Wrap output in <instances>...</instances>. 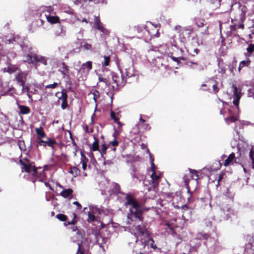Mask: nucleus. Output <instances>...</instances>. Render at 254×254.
Here are the masks:
<instances>
[{
	"mask_svg": "<svg viewBox=\"0 0 254 254\" xmlns=\"http://www.w3.org/2000/svg\"><path fill=\"white\" fill-rule=\"evenodd\" d=\"M126 206L129 207V212L127 215V223L130 226L129 232L134 237V242L139 241L143 249L147 247L154 250L157 249L154 240L149 237V232L143 223V213L144 208L139 205L135 200L127 196Z\"/></svg>",
	"mask_w": 254,
	"mask_h": 254,
	"instance_id": "f257e3e1",
	"label": "nucleus"
},
{
	"mask_svg": "<svg viewBox=\"0 0 254 254\" xmlns=\"http://www.w3.org/2000/svg\"><path fill=\"white\" fill-rule=\"evenodd\" d=\"M40 10L42 11L40 24H43L45 19L51 24L59 22L60 19L58 16L51 15V12L53 11L51 6H42L40 8Z\"/></svg>",
	"mask_w": 254,
	"mask_h": 254,
	"instance_id": "f03ea898",
	"label": "nucleus"
},
{
	"mask_svg": "<svg viewBox=\"0 0 254 254\" xmlns=\"http://www.w3.org/2000/svg\"><path fill=\"white\" fill-rule=\"evenodd\" d=\"M247 8L246 6L241 4L237 0H233L231 5V11L234 12L239 16V19L243 20L246 15Z\"/></svg>",
	"mask_w": 254,
	"mask_h": 254,
	"instance_id": "7ed1b4c3",
	"label": "nucleus"
},
{
	"mask_svg": "<svg viewBox=\"0 0 254 254\" xmlns=\"http://www.w3.org/2000/svg\"><path fill=\"white\" fill-rule=\"evenodd\" d=\"M112 187H113V191H114V192L116 193L117 194L120 193V194H123V195H125V203H124V205L125 206L126 208L128 209L127 214H128L129 212V207H127L126 204V202H127V196L128 195H129V197L132 198L133 199L135 200V201L136 202H137V203L139 204V205H140L142 207L144 208V206H143V204H141L137 199L134 198L132 194H131L129 193H124V192H123L122 191H121V190H121L120 186L118 184L115 183H113V184H112ZM127 215L128 214H127Z\"/></svg>",
	"mask_w": 254,
	"mask_h": 254,
	"instance_id": "20e7f679",
	"label": "nucleus"
},
{
	"mask_svg": "<svg viewBox=\"0 0 254 254\" xmlns=\"http://www.w3.org/2000/svg\"><path fill=\"white\" fill-rule=\"evenodd\" d=\"M151 170L152 171V173L150 176L151 181V187L153 188V190L156 191L158 189V186L159 184V179L161 178L160 175H157L155 172V168L156 166L153 163V160H151Z\"/></svg>",
	"mask_w": 254,
	"mask_h": 254,
	"instance_id": "39448f33",
	"label": "nucleus"
},
{
	"mask_svg": "<svg viewBox=\"0 0 254 254\" xmlns=\"http://www.w3.org/2000/svg\"><path fill=\"white\" fill-rule=\"evenodd\" d=\"M194 28L190 26L181 27L179 30V36L182 42H185L187 39L190 40L191 34Z\"/></svg>",
	"mask_w": 254,
	"mask_h": 254,
	"instance_id": "423d86ee",
	"label": "nucleus"
},
{
	"mask_svg": "<svg viewBox=\"0 0 254 254\" xmlns=\"http://www.w3.org/2000/svg\"><path fill=\"white\" fill-rule=\"evenodd\" d=\"M71 229L73 232L76 233V240L73 239V242H77V244L78 246V252L80 251V248L81 247L82 239L84 235V231L82 230L79 229L77 226L73 225L71 227Z\"/></svg>",
	"mask_w": 254,
	"mask_h": 254,
	"instance_id": "0eeeda50",
	"label": "nucleus"
},
{
	"mask_svg": "<svg viewBox=\"0 0 254 254\" xmlns=\"http://www.w3.org/2000/svg\"><path fill=\"white\" fill-rule=\"evenodd\" d=\"M120 70L121 71V73H122L121 77H120L118 75H117L116 73L111 72V75L112 78L114 81V82L116 84V87L115 88L114 86H112V87L113 89H117V87L119 86L123 87L126 83V80H125V77L123 76V74L122 73V70L120 67Z\"/></svg>",
	"mask_w": 254,
	"mask_h": 254,
	"instance_id": "6e6552de",
	"label": "nucleus"
},
{
	"mask_svg": "<svg viewBox=\"0 0 254 254\" xmlns=\"http://www.w3.org/2000/svg\"><path fill=\"white\" fill-rule=\"evenodd\" d=\"M20 162L21 164L23 166L22 169H24L26 172L31 173L32 175L36 177H38L37 168L33 165L34 163H30L29 162L27 163H24L21 160H20Z\"/></svg>",
	"mask_w": 254,
	"mask_h": 254,
	"instance_id": "1a4fd4ad",
	"label": "nucleus"
},
{
	"mask_svg": "<svg viewBox=\"0 0 254 254\" xmlns=\"http://www.w3.org/2000/svg\"><path fill=\"white\" fill-rule=\"evenodd\" d=\"M232 87L234 89L233 90V103L234 106H235L237 110V114L239 113V101L241 97V91L239 90V89L235 86L234 85H232Z\"/></svg>",
	"mask_w": 254,
	"mask_h": 254,
	"instance_id": "9d476101",
	"label": "nucleus"
},
{
	"mask_svg": "<svg viewBox=\"0 0 254 254\" xmlns=\"http://www.w3.org/2000/svg\"><path fill=\"white\" fill-rule=\"evenodd\" d=\"M15 42V38L12 34H8L7 35L0 36V43L3 44H13ZM2 45L0 44V50L2 49Z\"/></svg>",
	"mask_w": 254,
	"mask_h": 254,
	"instance_id": "9b49d317",
	"label": "nucleus"
},
{
	"mask_svg": "<svg viewBox=\"0 0 254 254\" xmlns=\"http://www.w3.org/2000/svg\"><path fill=\"white\" fill-rule=\"evenodd\" d=\"M128 62L129 64L127 65L124 64L123 65V68L125 70V74L126 76L129 78L132 76H135L136 74L132 62L130 60H128Z\"/></svg>",
	"mask_w": 254,
	"mask_h": 254,
	"instance_id": "f8f14e48",
	"label": "nucleus"
},
{
	"mask_svg": "<svg viewBox=\"0 0 254 254\" xmlns=\"http://www.w3.org/2000/svg\"><path fill=\"white\" fill-rule=\"evenodd\" d=\"M37 146L43 145L44 146H46L47 145L51 147L53 149V152H54V150L55 149L54 145L57 144V142L55 140H53L49 137H47V140H43L41 138H39V140L37 141Z\"/></svg>",
	"mask_w": 254,
	"mask_h": 254,
	"instance_id": "ddd939ff",
	"label": "nucleus"
},
{
	"mask_svg": "<svg viewBox=\"0 0 254 254\" xmlns=\"http://www.w3.org/2000/svg\"><path fill=\"white\" fill-rule=\"evenodd\" d=\"M233 213V210L229 205H226L221 209V214L224 220H227Z\"/></svg>",
	"mask_w": 254,
	"mask_h": 254,
	"instance_id": "4468645a",
	"label": "nucleus"
},
{
	"mask_svg": "<svg viewBox=\"0 0 254 254\" xmlns=\"http://www.w3.org/2000/svg\"><path fill=\"white\" fill-rule=\"evenodd\" d=\"M27 73L25 72H20L15 76V79L19 85H24Z\"/></svg>",
	"mask_w": 254,
	"mask_h": 254,
	"instance_id": "2eb2a0df",
	"label": "nucleus"
},
{
	"mask_svg": "<svg viewBox=\"0 0 254 254\" xmlns=\"http://www.w3.org/2000/svg\"><path fill=\"white\" fill-rule=\"evenodd\" d=\"M36 53H25L23 54L22 57L23 60L24 62L27 63L29 64H34L35 55Z\"/></svg>",
	"mask_w": 254,
	"mask_h": 254,
	"instance_id": "dca6fc26",
	"label": "nucleus"
},
{
	"mask_svg": "<svg viewBox=\"0 0 254 254\" xmlns=\"http://www.w3.org/2000/svg\"><path fill=\"white\" fill-rule=\"evenodd\" d=\"M20 47L24 54L35 52L34 49L30 43L23 42L22 44L20 45Z\"/></svg>",
	"mask_w": 254,
	"mask_h": 254,
	"instance_id": "f3484780",
	"label": "nucleus"
},
{
	"mask_svg": "<svg viewBox=\"0 0 254 254\" xmlns=\"http://www.w3.org/2000/svg\"><path fill=\"white\" fill-rule=\"evenodd\" d=\"M150 50L154 52H158L161 54H164L166 53L167 48L166 45H160L158 46H152Z\"/></svg>",
	"mask_w": 254,
	"mask_h": 254,
	"instance_id": "a211bd4d",
	"label": "nucleus"
},
{
	"mask_svg": "<svg viewBox=\"0 0 254 254\" xmlns=\"http://www.w3.org/2000/svg\"><path fill=\"white\" fill-rule=\"evenodd\" d=\"M47 61L48 58L46 57H44L40 55H37L36 54L35 55L34 64H37L38 63H40L43 64L44 65H47Z\"/></svg>",
	"mask_w": 254,
	"mask_h": 254,
	"instance_id": "6ab92c4d",
	"label": "nucleus"
},
{
	"mask_svg": "<svg viewBox=\"0 0 254 254\" xmlns=\"http://www.w3.org/2000/svg\"><path fill=\"white\" fill-rule=\"evenodd\" d=\"M229 112L230 113V116L227 118H225V122L228 124L229 125L231 123H234L236 121H237L238 119V117L236 116H234L233 113L231 112V111L230 109L228 110Z\"/></svg>",
	"mask_w": 254,
	"mask_h": 254,
	"instance_id": "aec40b11",
	"label": "nucleus"
},
{
	"mask_svg": "<svg viewBox=\"0 0 254 254\" xmlns=\"http://www.w3.org/2000/svg\"><path fill=\"white\" fill-rule=\"evenodd\" d=\"M190 43L193 47H196L199 45L203 44V41L199 40L197 36L193 37L191 39Z\"/></svg>",
	"mask_w": 254,
	"mask_h": 254,
	"instance_id": "412c9836",
	"label": "nucleus"
},
{
	"mask_svg": "<svg viewBox=\"0 0 254 254\" xmlns=\"http://www.w3.org/2000/svg\"><path fill=\"white\" fill-rule=\"evenodd\" d=\"M73 192L71 189H64L60 192V195L64 198H67Z\"/></svg>",
	"mask_w": 254,
	"mask_h": 254,
	"instance_id": "4be33fe9",
	"label": "nucleus"
},
{
	"mask_svg": "<svg viewBox=\"0 0 254 254\" xmlns=\"http://www.w3.org/2000/svg\"><path fill=\"white\" fill-rule=\"evenodd\" d=\"M235 158V155L234 153H232L230 154L228 158L225 160L224 163V165L225 166H228L231 162H232Z\"/></svg>",
	"mask_w": 254,
	"mask_h": 254,
	"instance_id": "5701e85b",
	"label": "nucleus"
},
{
	"mask_svg": "<svg viewBox=\"0 0 254 254\" xmlns=\"http://www.w3.org/2000/svg\"><path fill=\"white\" fill-rule=\"evenodd\" d=\"M35 132L38 135L37 140H39V138L42 139V138L46 137V134L43 130L42 127L36 128Z\"/></svg>",
	"mask_w": 254,
	"mask_h": 254,
	"instance_id": "b1692460",
	"label": "nucleus"
},
{
	"mask_svg": "<svg viewBox=\"0 0 254 254\" xmlns=\"http://www.w3.org/2000/svg\"><path fill=\"white\" fill-rule=\"evenodd\" d=\"M247 53L245 54L246 57L251 55L254 56V44H251L249 45L247 48Z\"/></svg>",
	"mask_w": 254,
	"mask_h": 254,
	"instance_id": "393cba45",
	"label": "nucleus"
},
{
	"mask_svg": "<svg viewBox=\"0 0 254 254\" xmlns=\"http://www.w3.org/2000/svg\"><path fill=\"white\" fill-rule=\"evenodd\" d=\"M18 108L20 110V113L23 115L28 114L30 111L29 108L26 106L19 105Z\"/></svg>",
	"mask_w": 254,
	"mask_h": 254,
	"instance_id": "a878e982",
	"label": "nucleus"
},
{
	"mask_svg": "<svg viewBox=\"0 0 254 254\" xmlns=\"http://www.w3.org/2000/svg\"><path fill=\"white\" fill-rule=\"evenodd\" d=\"M96 242L99 244L100 247H103V243H105V239L102 237L100 234H98L96 236Z\"/></svg>",
	"mask_w": 254,
	"mask_h": 254,
	"instance_id": "bb28decb",
	"label": "nucleus"
},
{
	"mask_svg": "<svg viewBox=\"0 0 254 254\" xmlns=\"http://www.w3.org/2000/svg\"><path fill=\"white\" fill-rule=\"evenodd\" d=\"M94 138L95 139V141L92 143V147L91 148V150L93 151L99 150V141L95 136H94Z\"/></svg>",
	"mask_w": 254,
	"mask_h": 254,
	"instance_id": "cd10ccee",
	"label": "nucleus"
},
{
	"mask_svg": "<svg viewBox=\"0 0 254 254\" xmlns=\"http://www.w3.org/2000/svg\"><path fill=\"white\" fill-rule=\"evenodd\" d=\"M250 62H251V61L249 60H244V61L241 62L239 64V66L238 68L239 71H240L241 69L243 67H244L246 66H248L250 64Z\"/></svg>",
	"mask_w": 254,
	"mask_h": 254,
	"instance_id": "c85d7f7f",
	"label": "nucleus"
},
{
	"mask_svg": "<svg viewBox=\"0 0 254 254\" xmlns=\"http://www.w3.org/2000/svg\"><path fill=\"white\" fill-rule=\"evenodd\" d=\"M235 131V133L234 134L233 139L235 141V143L234 144V145H236L237 142L240 140V135L239 134V132L237 129V127H235L234 129Z\"/></svg>",
	"mask_w": 254,
	"mask_h": 254,
	"instance_id": "c756f323",
	"label": "nucleus"
},
{
	"mask_svg": "<svg viewBox=\"0 0 254 254\" xmlns=\"http://www.w3.org/2000/svg\"><path fill=\"white\" fill-rule=\"evenodd\" d=\"M183 180L184 181L186 188L187 189L188 192L189 193L190 192V188L189 185L190 180L187 176H184L183 177Z\"/></svg>",
	"mask_w": 254,
	"mask_h": 254,
	"instance_id": "7c9ffc66",
	"label": "nucleus"
},
{
	"mask_svg": "<svg viewBox=\"0 0 254 254\" xmlns=\"http://www.w3.org/2000/svg\"><path fill=\"white\" fill-rule=\"evenodd\" d=\"M98 77L99 81L105 83L107 86H109L110 85V82L106 78L102 77L101 75H99Z\"/></svg>",
	"mask_w": 254,
	"mask_h": 254,
	"instance_id": "2f4dec72",
	"label": "nucleus"
},
{
	"mask_svg": "<svg viewBox=\"0 0 254 254\" xmlns=\"http://www.w3.org/2000/svg\"><path fill=\"white\" fill-rule=\"evenodd\" d=\"M95 26L98 30L103 32V33H105L107 31V30L104 27L103 24L102 23L98 24Z\"/></svg>",
	"mask_w": 254,
	"mask_h": 254,
	"instance_id": "473e14b6",
	"label": "nucleus"
},
{
	"mask_svg": "<svg viewBox=\"0 0 254 254\" xmlns=\"http://www.w3.org/2000/svg\"><path fill=\"white\" fill-rule=\"evenodd\" d=\"M248 95L249 97H253L254 99V82L253 84L252 88L248 89Z\"/></svg>",
	"mask_w": 254,
	"mask_h": 254,
	"instance_id": "72a5a7b5",
	"label": "nucleus"
},
{
	"mask_svg": "<svg viewBox=\"0 0 254 254\" xmlns=\"http://www.w3.org/2000/svg\"><path fill=\"white\" fill-rule=\"evenodd\" d=\"M81 47L87 50L91 51L92 49V45L87 42H83L81 45Z\"/></svg>",
	"mask_w": 254,
	"mask_h": 254,
	"instance_id": "f704fd0d",
	"label": "nucleus"
},
{
	"mask_svg": "<svg viewBox=\"0 0 254 254\" xmlns=\"http://www.w3.org/2000/svg\"><path fill=\"white\" fill-rule=\"evenodd\" d=\"M249 156L252 161V168L254 169V147L252 148L250 151Z\"/></svg>",
	"mask_w": 254,
	"mask_h": 254,
	"instance_id": "c9c22d12",
	"label": "nucleus"
},
{
	"mask_svg": "<svg viewBox=\"0 0 254 254\" xmlns=\"http://www.w3.org/2000/svg\"><path fill=\"white\" fill-rule=\"evenodd\" d=\"M109 147V146H107L105 144H103L101 146V149H99V151L101 153V155L102 157H103L104 154L106 153V151L107 149Z\"/></svg>",
	"mask_w": 254,
	"mask_h": 254,
	"instance_id": "e433bc0d",
	"label": "nucleus"
},
{
	"mask_svg": "<svg viewBox=\"0 0 254 254\" xmlns=\"http://www.w3.org/2000/svg\"><path fill=\"white\" fill-rule=\"evenodd\" d=\"M82 66L84 68H87V70L89 71L91 69L92 65V62L90 61H88L86 63H84L82 64Z\"/></svg>",
	"mask_w": 254,
	"mask_h": 254,
	"instance_id": "4c0bfd02",
	"label": "nucleus"
},
{
	"mask_svg": "<svg viewBox=\"0 0 254 254\" xmlns=\"http://www.w3.org/2000/svg\"><path fill=\"white\" fill-rule=\"evenodd\" d=\"M111 117L114 120V122L117 123L118 125H121V122L119 121V119L116 117L115 113L113 111L111 112Z\"/></svg>",
	"mask_w": 254,
	"mask_h": 254,
	"instance_id": "58836bf2",
	"label": "nucleus"
},
{
	"mask_svg": "<svg viewBox=\"0 0 254 254\" xmlns=\"http://www.w3.org/2000/svg\"><path fill=\"white\" fill-rule=\"evenodd\" d=\"M59 99L62 101V102L65 101L67 100V95L64 91L62 92V96L59 97Z\"/></svg>",
	"mask_w": 254,
	"mask_h": 254,
	"instance_id": "ea45409f",
	"label": "nucleus"
},
{
	"mask_svg": "<svg viewBox=\"0 0 254 254\" xmlns=\"http://www.w3.org/2000/svg\"><path fill=\"white\" fill-rule=\"evenodd\" d=\"M194 66L195 68L194 69H196L198 71H200V72L204 70V68L205 67V65H204L202 64H197V65H194Z\"/></svg>",
	"mask_w": 254,
	"mask_h": 254,
	"instance_id": "a19ab883",
	"label": "nucleus"
},
{
	"mask_svg": "<svg viewBox=\"0 0 254 254\" xmlns=\"http://www.w3.org/2000/svg\"><path fill=\"white\" fill-rule=\"evenodd\" d=\"M56 218L61 221H65L66 220V216L63 214H58L56 215Z\"/></svg>",
	"mask_w": 254,
	"mask_h": 254,
	"instance_id": "79ce46f5",
	"label": "nucleus"
},
{
	"mask_svg": "<svg viewBox=\"0 0 254 254\" xmlns=\"http://www.w3.org/2000/svg\"><path fill=\"white\" fill-rule=\"evenodd\" d=\"M38 14H39V17L36 20L35 22L36 23V25L38 26H41L43 24H40V20L41 19V15H42V11L39 10V12Z\"/></svg>",
	"mask_w": 254,
	"mask_h": 254,
	"instance_id": "37998d69",
	"label": "nucleus"
},
{
	"mask_svg": "<svg viewBox=\"0 0 254 254\" xmlns=\"http://www.w3.org/2000/svg\"><path fill=\"white\" fill-rule=\"evenodd\" d=\"M18 146L21 150H25V143L23 140L18 141Z\"/></svg>",
	"mask_w": 254,
	"mask_h": 254,
	"instance_id": "c03bdc74",
	"label": "nucleus"
},
{
	"mask_svg": "<svg viewBox=\"0 0 254 254\" xmlns=\"http://www.w3.org/2000/svg\"><path fill=\"white\" fill-rule=\"evenodd\" d=\"M58 85V83L54 82L53 84H51L47 85L45 86V88L46 89H49V88L54 89V88H56L57 87Z\"/></svg>",
	"mask_w": 254,
	"mask_h": 254,
	"instance_id": "a18cd8bd",
	"label": "nucleus"
},
{
	"mask_svg": "<svg viewBox=\"0 0 254 254\" xmlns=\"http://www.w3.org/2000/svg\"><path fill=\"white\" fill-rule=\"evenodd\" d=\"M104 64L105 66H108L109 65L110 61V58L109 56H104Z\"/></svg>",
	"mask_w": 254,
	"mask_h": 254,
	"instance_id": "49530a36",
	"label": "nucleus"
},
{
	"mask_svg": "<svg viewBox=\"0 0 254 254\" xmlns=\"http://www.w3.org/2000/svg\"><path fill=\"white\" fill-rule=\"evenodd\" d=\"M3 71L9 73H12L14 72L15 70L13 67L8 66L7 68H4Z\"/></svg>",
	"mask_w": 254,
	"mask_h": 254,
	"instance_id": "de8ad7c7",
	"label": "nucleus"
},
{
	"mask_svg": "<svg viewBox=\"0 0 254 254\" xmlns=\"http://www.w3.org/2000/svg\"><path fill=\"white\" fill-rule=\"evenodd\" d=\"M88 221H89V222H92V221H93L95 220V216L91 213L90 212H88Z\"/></svg>",
	"mask_w": 254,
	"mask_h": 254,
	"instance_id": "09e8293b",
	"label": "nucleus"
},
{
	"mask_svg": "<svg viewBox=\"0 0 254 254\" xmlns=\"http://www.w3.org/2000/svg\"><path fill=\"white\" fill-rule=\"evenodd\" d=\"M188 65L189 66V67L193 69H194L195 68L194 66L197 65V64H198L197 63L191 62V61L188 62Z\"/></svg>",
	"mask_w": 254,
	"mask_h": 254,
	"instance_id": "8fccbe9b",
	"label": "nucleus"
},
{
	"mask_svg": "<svg viewBox=\"0 0 254 254\" xmlns=\"http://www.w3.org/2000/svg\"><path fill=\"white\" fill-rule=\"evenodd\" d=\"M189 171H190V173L191 174V177L193 178V174H194L196 176V178H194V179L195 181H197L198 178V177L197 174H196V171L194 170H192L191 169H189Z\"/></svg>",
	"mask_w": 254,
	"mask_h": 254,
	"instance_id": "3c124183",
	"label": "nucleus"
},
{
	"mask_svg": "<svg viewBox=\"0 0 254 254\" xmlns=\"http://www.w3.org/2000/svg\"><path fill=\"white\" fill-rule=\"evenodd\" d=\"M93 99H94V101L95 102H97V98L99 97V92L98 91L95 90L93 92Z\"/></svg>",
	"mask_w": 254,
	"mask_h": 254,
	"instance_id": "603ef678",
	"label": "nucleus"
},
{
	"mask_svg": "<svg viewBox=\"0 0 254 254\" xmlns=\"http://www.w3.org/2000/svg\"><path fill=\"white\" fill-rule=\"evenodd\" d=\"M119 143V142L116 140L114 139V140L111 141L109 144V146H110V145H112L113 146L115 147L117 146Z\"/></svg>",
	"mask_w": 254,
	"mask_h": 254,
	"instance_id": "864d4df0",
	"label": "nucleus"
},
{
	"mask_svg": "<svg viewBox=\"0 0 254 254\" xmlns=\"http://www.w3.org/2000/svg\"><path fill=\"white\" fill-rule=\"evenodd\" d=\"M67 106H68V104H67V100L65 101L62 102V105H61V108H62V109L64 110L66 108Z\"/></svg>",
	"mask_w": 254,
	"mask_h": 254,
	"instance_id": "5fc2aeb1",
	"label": "nucleus"
},
{
	"mask_svg": "<svg viewBox=\"0 0 254 254\" xmlns=\"http://www.w3.org/2000/svg\"><path fill=\"white\" fill-rule=\"evenodd\" d=\"M141 127L143 129H146V130H149L150 128V127L149 124H148L143 123V124L142 125H141Z\"/></svg>",
	"mask_w": 254,
	"mask_h": 254,
	"instance_id": "6e6d98bb",
	"label": "nucleus"
},
{
	"mask_svg": "<svg viewBox=\"0 0 254 254\" xmlns=\"http://www.w3.org/2000/svg\"><path fill=\"white\" fill-rule=\"evenodd\" d=\"M94 23H95V25L101 23L99 16H95Z\"/></svg>",
	"mask_w": 254,
	"mask_h": 254,
	"instance_id": "4d7b16f0",
	"label": "nucleus"
},
{
	"mask_svg": "<svg viewBox=\"0 0 254 254\" xmlns=\"http://www.w3.org/2000/svg\"><path fill=\"white\" fill-rule=\"evenodd\" d=\"M62 65H63V68L64 69V70L66 72H68V71H69L68 66L64 63H62Z\"/></svg>",
	"mask_w": 254,
	"mask_h": 254,
	"instance_id": "13d9d810",
	"label": "nucleus"
},
{
	"mask_svg": "<svg viewBox=\"0 0 254 254\" xmlns=\"http://www.w3.org/2000/svg\"><path fill=\"white\" fill-rule=\"evenodd\" d=\"M74 218H73V219L72 220V221H71V222H68V225H74V224L76 223V220H75V217H76L75 214H74Z\"/></svg>",
	"mask_w": 254,
	"mask_h": 254,
	"instance_id": "bf43d9fd",
	"label": "nucleus"
},
{
	"mask_svg": "<svg viewBox=\"0 0 254 254\" xmlns=\"http://www.w3.org/2000/svg\"><path fill=\"white\" fill-rule=\"evenodd\" d=\"M81 162H82V168L83 170H85L86 169V167H87L86 163L85 161H84L83 160H82Z\"/></svg>",
	"mask_w": 254,
	"mask_h": 254,
	"instance_id": "052dcab7",
	"label": "nucleus"
},
{
	"mask_svg": "<svg viewBox=\"0 0 254 254\" xmlns=\"http://www.w3.org/2000/svg\"><path fill=\"white\" fill-rule=\"evenodd\" d=\"M83 1H84V0H73V2L76 5L81 4Z\"/></svg>",
	"mask_w": 254,
	"mask_h": 254,
	"instance_id": "680f3d73",
	"label": "nucleus"
},
{
	"mask_svg": "<svg viewBox=\"0 0 254 254\" xmlns=\"http://www.w3.org/2000/svg\"><path fill=\"white\" fill-rule=\"evenodd\" d=\"M73 171L75 172V174L77 175L80 173V170L76 167H74L72 168Z\"/></svg>",
	"mask_w": 254,
	"mask_h": 254,
	"instance_id": "e2e57ef3",
	"label": "nucleus"
},
{
	"mask_svg": "<svg viewBox=\"0 0 254 254\" xmlns=\"http://www.w3.org/2000/svg\"><path fill=\"white\" fill-rule=\"evenodd\" d=\"M212 88H213V90L215 93H217V92H218L219 89H218V88L217 87V86L216 84L213 85Z\"/></svg>",
	"mask_w": 254,
	"mask_h": 254,
	"instance_id": "0e129e2a",
	"label": "nucleus"
},
{
	"mask_svg": "<svg viewBox=\"0 0 254 254\" xmlns=\"http://www.w3.org/2000/svg\"><path fill=\"white\" fill-rule=\"evenodd\" d=\"M113 163L112 162V161L110 160H105L104 162V165H107V164L111 165Z\"/></svg>",
	"mask_w": 254,
	"mask_h": 254,
	"instance_id": "69168bd1",
	"label": "nucleus"
},
{
	"mask_svg": "<svg viewBox=\"0 0 254 254\" xmlns=\"http://www.w3.org/2000/svg\"><path fill=\"white\" fill-rule=\"evenodd\" d=\"M73 204L76 205L78 208H81V204L78 201H74Z\"/></svg>",
	"mask_w": 254,
	"mask_h": 254,
	"instance_id": "338daca9",
	"label": "nucleus"
},
{
	"mask_svg": "<svg viewBox=\"0 0 254 254\" xmlns=\"http://www.w3.org/2000/svg\"><path fill=\"white\" fill-rule=\"evenodd\" d=\"M171 59L175 62H177L178 64L179 63V61L178 58H176L175 57H171Z\"/></svg>",
	"mask_w": 254,
	"mask_h": 254,
	"instance_id": "774afa93",
	"label": "nucleus"
}]
</instances>
